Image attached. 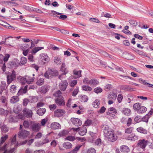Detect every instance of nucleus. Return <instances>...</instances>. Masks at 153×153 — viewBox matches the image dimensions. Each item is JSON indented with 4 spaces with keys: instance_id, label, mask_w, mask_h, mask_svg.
Returning <instances> with one entry per match:
<instances>
[{
    "instance_id": "18",
    "label": "nucleus",
    "mask_w": 153,
    "mask_h": 153,
    "mask_svg": "<svg viewBox=\"0 0 153 153\" xmlns=\"http://www.w3.org/2000/svg\"><path fill=\"white\" fill-rule=\"evenodd\" d=\"M102 128L104 130L103 132L105 136L110 131H112L111 129L109 128L108 126L106 125H102Z\"/></svg>"
},
{
    "instance_id": "56",
    "label": "nucleus",
    "mask_w": 153,
    "mask_h": 153,
    "mask_svg": "<svg viewBox=\"0 0 153 153\" xmlns=\"http://www.w3.org/2000/svg\"><path fill=\"white\" fill-rule=\"evenodd\" d=\"M67 131L65 130H63L60 131L59 134V135L60 137L64 136L67 134Z\"/></svg>"
},
{
    "instance_id": "46",
    "label": "nucleus",
    "mask_w": 153,
    "mask_h": 153,
    "mask_svg": "<svg viewBox=\"0 0 153 153\" xmlns=\"http://www.w3.org/2000/svg\"><path fill=\"white\" fill-rule=\"evenodd\" d=\"M88 100V97L85 95H84L80 97V100L81 102H86Z\"/></svg>"
},
{
    "instance_id": "50",
    "label": "nucleus",
    "mask_w": 153,
    "mask_h": 153,
    "mask_svg": "<svg viewBox=\"0 0 153 153\" xmlns=\"http://www.w3.org/2000/svg\"><path fill=\"white\" fill-rule=\"evenodd\" d=\"M129 22L130 24L134 27L136 26L137 25V22L134 20H130Z\"/></svg>"
},
{
    "instance_id": "14",
    "label": "nucleus",
    "mask_w": 153,
    "mask_h": 153,
    "mask_svg": "<svg viewBox=\"0 0 153 153\" xmlns=\"http://www.w3.org/2000/svg\"><path fill=\"white\" fill-rule=\"evenodd\" d=\"M64 110L62 109H58L54 111V115L55 117H59L62 116L65 113Z\"/></svg>"
},
{
    "instance_id": "30",
    "label": "nucleus",
    "mask_w": 153,
    "mask_h": 153,
    "mask_svg": "<svg viewBox=\"0 0 153 153\" xmlns=\"http://www.w3.org/2000/svg\"><path fill=\"white\" fill-rule=\"evenodd\" d=\"M125 55V58L127 59L131 60L134 59V56L130 53H126Z\"/></svg>"
},
{
    "instance_id": "25",
    "label": "nucleus",
    "mask_w": 153,
    "mask_h": 153,
    "mask_svg": "<svg viewBox=\"0 0 153 153\" xmlns=\"http://www.w3.org/2000/svg\"><path fill=\"white\" fill-rule=\"evenodd\" d=\"M19 100V97L18 96H13L11 97L10 100V102L11 103L14 104L18 102Z\"/></svg>"
},
{
    "instance_id": "16",
    "label": "nucleus",
    "mask_w": 153,
    "mask_h": 153,
    "mask_svg": "<svg viewBox=\"0 0 153 153\" xmlns=\"http://www.w3.org/2000/svg\"><path fill=\"white\" fill-rule=\"evenodd\" d=\"M28 132L27 131L23 130L19 131L18 134V137L19 138H25L28 136Z\"/></svg>"
},
{
    "instance_id": "19",
    "label": "nucleus",
    "mask_w": 153,
    "mask_h": 153,
    "mask_svg": "<svg viewBox=\"0 0 153 153\" xmlns=\"http://www.w3.org/2000/svg\"><path fill=\"white\" fill-rule=\"evenodd\" d=\"M28 85H26L24 88H22L19 90L18 94V95H22L27 91Z\"/></svg>"
},
{
    "instance_id": "39",
    "label": "nucleus",
    "mask_w": 153,
    "mask_h": 153,
    "mask_svg": "<svg viewBox=\"0 0 153 153\" xmlns=\"http://www.w3.org/2000/svg\"><path fill=\"white\" fill-rule=\"evenodd\" d=\"M38 97H29V102L34 103L36 102L38 100Z\"/></svg>"
},
{
    "instance_id": "45",
    "label": "nucleus",
    "mask_w": 153,
    "mask_h": 153,
    "mask_svg": "<svg viewBox=\"0 0 153 153\" xmlns=\"http://www.w3.org/2000/svg\"><path fill=\"white\" fill-rule=\"evenodd\" d=\"M49 142V139H48V137H46L43 140L42 142L41 143L39 144V145L38 146H42L44 144H45L48 143Z\"/></svg>"
},
{
    "instance_id": "38",
    "label": "nucleus",
    "mask_w": 153,
    "mask_h": 153,
    "mask_svg": "<svg viewBox=\"0 0 153 153\" xmlns=\"http://www.w3.org/2000/svg\"><path fill=\"white\" fill-rule=\"evenodd\" d=\"M99 82L96 79H91L90 80V85H96L98 84Z\"/></svg>"
},
{
    "instance_id": "12",
    "label": "nucleus",
    "mask_w": 153,
    "mask_h": 153,
    "mask_svg": "<svg viewBox=\"0 0 153 153\" xmlns=\"http://www.w3.org/2000/svg\"><path fill=\"white\" fill-rule=\"evenodd\" d=\"M68 85L67 81L66 80H63L59 83V88L61 91H64L66 90Z\"/></svg>"
},
{
    "instance_id": "34",
    "label": "nucleus",
    "mask_w": 153,
    "mask_h": 153,
    "mask_svg": "<svg viewBox=\"0 0 153 153\" xmlns=\"http://www.w3.org/2000/svg\"><path fill=\"white\" fill-rule=\"evenodd\" d=\"M147 110L146 108L144 106H141L137 112L139 114L145 113Z\"/></svg>"
},
{
    "instance_id": "63",
    "label": "nucleus",
    "mask_w": 153,
    "mask_h": 153,
    "mask_svg": "<svg viewBox=\"0 0 153 153\" xmlns=\"http://www.w3.org/2000/svg\"><path fill=\"white\" fill-rule=\"evenodd\" d=\"M56 105L55 104L50 105H49V107L50 110L52 111L54 110L56 108Z\"/></svg>"
},
{
    "instance_id": "20",
    "label": "nucleus",
    "mask_w": 153,
    "mask_h": 153,
    "mask_svg": "<svg viewBox=\"0 0 153 153\" xmlns=\"http://www.w3.org/2000/svg\"><path fill=\"white\" fill-rule=\"evenodd\" d=\"M120 151L123 153H128L130 152V149L126 145H123L120 146Z\"/></svg>"
},
{
    "instance_id": "48",
    "label": "nucleus",
    "mask_w": 153,
    "mask_h": 153,
    "mask_svg": "<svg viewBox=\"0 0 153 153\" xmlns=\"http://www.w3.org/2000/svg\"><path fill=\"white\" fill-rule=\"evenodd\" d=\"M54 61L57 64H61L62 63L61 60L60 58L56 57L54 58Z\"/></svg>"
},
{
    "instance_id": "3",
    "label": "nucleus",
    "mask_w": 153,
    "mask_h": 153,
    "mask_svg": "<svg viewBox=\"0 0 153 153\" xmlns=\"http://www.w3.org/2000/svg\"><path fill=\"white\" fill-rule=\"evenodd\" d=\"M29 126L31 131L35 132H39L41 128V124L35 121H30Z\"/></svg>"
},
{
    "instance_id": "41",
    "label": "nucleus",
    "mask_w": 153,
    "mask_h": 153,
    "mask_svg": "<svg viewBox=\"0 0 153 153\" xmlns=\"http://www.w3.org/2000/svg\"><path fill=\"white\" fill-rule=\"evenodd\" d=\"M83 90L86 91H91L92 89V88L89 86L88 85H83L82 87Z\"/></svg>"
},
{
    "instance_id": "4",
    "label": "nucleus",
    "mask_w": 153,
    "mask_h": 153,
    "mask_svg": "<svg viewBox=\"0 0 153 153\" xmlns=\"http://www.w3.org/2000/svg\"><path fill=\"white\" fill-rule=\"evenodd\" d=\"M108 140L113 142L115 141L118 138V137L115 134L114 131H112L105 135Z\"/></svg>"
},
{
    "instance_id": "36",
    "label": "nucleus",
    "mask_w": 153,
    "mask_h": 153,
    "mask_svg": "<svg viewBox=\"0 0 153 153\" xmlns=\"http://www.w3.org/2000/svg\"><path fill=\"white\" fill-rule=\"evenodd\" d=\"M100 102L99 100L96 99L93 102V105L94 107L96 108H99L100 107Z\"/></svg>"
},
{
    "instance_id": "59",
    "label": "nucleus",
    "mask_w": 153,
    "mask_h": 153,
    "mask_svg": "<svg viewBox=\"0 0 153 153\" xmlns=\"http://www.w3.org/2000/svg\"><path fill=\"white\" fill-rule=\"evenodd\" d=\"M42 136V134L41 132H38L35 136L34 139H36L40 138Z\"/></svg>"
},
{
    "instance_id": "23",
    "label": "nucleus",
    "mask_w": 153,
    "mask_h": 153,
    "mask_svg": "<svg viewBox=\"0 0 153 153\" xmlns=\"http://www.w3.org/2000/svg\"><path fill=\"white\" fill-rule=\"evenodd\" d=\"M81 70L77 71L75 69L73 71L74 74L75 75L74 77V78L76 79L77 78H79L81 76Z\"/></svg>"
},
{
    "instance_id": "44",
    "label": "nucleus",
    "mask_w": 153,
    "mask_h": 153,
    "mask_svg": "<svg viewBox=\"0 0 153 153\" xmlns=\"http://www.w3.org/2000/svg\"><path fill=\"white\" fill-rule=\"evenodd\" d=\"M48 119L47 117L42 119L41 120V125L43 126H45V124L48 121Z\"/></svg>"
},
{
    "instance_id": "13",
    "label": "nucleus",
    "mask_w": 153,
    "mask_h": 153,
    "mask_svg": "<svg viewBox=\"0 0 153 153\" xmlns=\"http://www.w3.org/2000/svg\"><path fill=\"white\" fill-rule=\"evenodd\" d=\"M71 121L73 124L76 126H80L82 124V121L78 118H72L71 119Z\"/></svg>"
},
{
    "instance_id": "62",
    "label": "nucleus",
    "mask_w": 153,
    "mask_h": 153,
    "mask_svg": "<svg viewBox=\"0 0 153 153\" xmlns=\"http://www.w3.org/2000/svg\"><path fill=\"white\" fill-rule=\"evenodd\" d=\"M67 140L70 141H74L76 140L75 137L72 136H68L66 137Z\"/></svg>"
},
{
    "instance_id": "43",
    "label": "nucleus",
    "mask_w": 153,
    "mask_h": 153,
    "mask_svg": "<svg viewBox=\"0 0 153 153\" xmlns=\"http://www.w3.org/2000/svg\"><path fill=\"white\" fill-rule=\"evenodd\" d=\"M94 143L95 145L98 146H100L102 144V142L100 138L95 140Z\"/></svg>"
},
{
    "instance_id": "49",
    "label": "nucleus",
    "mask_w": 153,
    "mask_h": 153,
    "mask_svg": "<svg viewBox=\"0 0 153 153\" xmlns=\"http://www.w3.org/2000/svg\"><path fill=\"white\" fill-rule=\"evenodd\" d=\"M16 90V86L15 85H12L10 88V91L12 93H15Z\"/></svg>"
},
{
    "instance_id": "8",
    "label": "nucleus",
    "mask_w": 153,
    "mask_h": 153,
    "mask_svg": "<svg viewBox=\"0 0 153 153\" xmlns=\"http://www.w3.org/2000/svg\"><path fill=\"white\" fill-rule=\"evenodd\" d=\"M148 143V141L144 139L140 140L138 141L137 147L145 150V148Z\"/></svg>"
},
{
    "instance_id": "61",
    "label": "nucleus",
    "mask_w": 153,
    "mask_h": 153,
    "mask_svg": "<svg viewBox=\"0 0 153 153\" xmlns=\"http://www.w3.org/2000/svg\"><path fill=\"white\" fill-rule=\"evenodd\" d=\"M87 153H96L95 149L93 148H91L87 151Z\"/></svg>"
},
{
    "instance_id": "17",
    "label": "nucleus",
    "mask_w": 153,
    "mask_h": 153,
    "mask_svg": "<svg viewBox=\"0 0 153 153\" xmlns=\"http://www.w3.org/2000/svg\"><path fill=\"white\" fill-rule=\"evenodd\" d=\"M51 128L53 130L59 129L61 128V126L59 123L54 122L51 124Z\"/></svg>"
},
{
    "instance_id": "42",
    "label": "nucleus",
    "mask_w": 153,
    "mask_h": 153,
    "mask_svg": "<svg viewBox=\"0 0 153 153\" xmlns=\"http://www.w3.org/2000/svg\"><path fill=\"white\" fill-rule=\"evenodd\" d=\"M65 65L64 63H62L61 66L60 71L62 72L68 73V71L66 68H65Z\"/></svg>"
},
{
    "instance_id": "58",
    "label": "nucleus",
    "mask_w": 153,
    "mask_h": 153,
    "mask_svg": "<svg viewBox=\"0 0 153 153\" xmlns=\"http://www.w3.org/2000/svg\"><path fill=\"white\" fill-rule=\"evenodd\" d=\"M134 121L136 123H138L141 121V118L140 116H136L134 119Z\"/></svg>"
},
{
    "instance_id": "7",
    "label": "nucleus",
    "mask_w": 153,
    "mask_h": 153,
    "mask_svg": "<svg viewBox=\"0 0 153 153\" xmlns=\"http://www.w3.org/2000/svg\"><path fill=\"white\" fill-rule=\"evenodd\" d=\"M39 60L42 64H45L49 62L50 58L47 54L41 53L39 55Z\"/></svg>"
},
{
    "instance_id": "26",
    "label": "nucleus",
    "mask_w": 153,
    "mask_h": 153,
    "mask_svg": "<svg viewBox=\"0 0 153 153\" xmlns=\"http://www.w3.org/2000/svg\"><path fill=\"white\" fill-rule=\"evenodd\" d=\"M122 112L124 115L128 116L131 114V112L129 109L125 108L123 109Z\"/></svg>"
},
{
    "instance_id": "29",
    "label": "nucleus",
    "mask_w": 153,
    "mask_h": 153,
    "mask_svg": "<svg viewBox=\"0 0 153 153\" xmlns=\"http://www.w3.org/2000/svg\"><path fill=\"white\" fill-rule=\"evenodd\" d=\"M46 111L45 108H39L37 111V114L39 116H42L45 113Z\"/></svg>"
},
{
    "instance_id": "24",
    "label": "nucleus",
    "mask_w": 153,
    "mask_h": 153,
    "mask_svg": "<svg viewBox=\"0 0 153 153\" xmlns=\"http://www.w3.org/2000/svg\"><path fill=\"white\" fill-rule=\"evenodd\" d=\"M87 132V129L84 127L82 128H80L79 129V134L81 136L84 135L86 134Z\"/></svg>"
},
{
    "instance_id": "9",
    "label": "nucleus",
    "mask_w": 153,
    "mask_h": 153,
    "mask_svg": "<svg viewBox=\"0 0 153 153\" xmlns=\"http://www.w3.org/2000/svg\"><path fill=\"white\" fill-rule=\"evenodd\" d=\"M51 12L53 14V16H56V17L60 19L64 20L67 18V16L66 15H63V14L62 13L57 12L53 10H51Z\"/></svg>"
},
{
    "instance_id": "47",
    "label": "nucleus",
    "mask_w": 153,
    "mask_h": 153,
    "mask_svg": "<svg viewBox=\"0 0 153 153\" xmlns=\"http://www.w3.org/2000/svg\"><path fill=\"white\" fill-rule=\"evenodd\" d=\"M25 117L26 116L23 113H21L17 115L16 117L18 119H19L23 120L25 119Z\"/></svg>"
},
{
    "instance_id": "22",
    "label": "nucleus",
    "mask_w": 153,
    "mask_h": 153,
    "mask_svg": "<svg viewBox=\"0 0 153 153\" xmlns=\"http://www.w3.org/2000/svg\"><path fill=\"white\" fill-rule=\"evenodd\" d=\"M120 88L121 90L126 91H134L133 88H131L128 85H122L121 86Z\"/></svg>"
},
{
    "instance_id": "57",
    "label": "nucleus",
    "mask_w": 153,
    "mask_h": 153,
    "mask_svg": "<svg viewBox=\"0 0 153 153\" xmlns=\"http://www.w3.org/2000/svg\"><path fill=\"white\" fill-rule=\"evenodd\" d=\"M94 91L95 93L98 94L101 92L102 91V90L100 87H97L94 89Z\"/></svg>"
},
{
    "instance_id": "60",
    "label": "nucleus",
    "mask_w": 153,
    "mask_h": 153,
    "mask_svg": "<svg viewBox=\"0 0 153 153\" xmlns=\"http://www.w3.org/2000/svg\"><path fill=\"white\" fill-rule=\"evenodd\" d=\"M27 62V59L24 57H22L21 58L20 63L22 65L25 64Z\"/></svg>"
},
{
    "instance_id": "28",
    "label": "nucleus",
    "mask_w": 153,
    "mask_h": 153,
    "mask_svg": "<svg viewBox=\"0 0 153 153\" xmlns=\"http://www.w3.org/2000/svg\"><path fill=\"white\" fill-rule=\"evenodd\" d=\"M137 131L138 132L143 134H147V130L141 127L137 128Z\"/></svg>"
},
{
    "instance_id": "11",
    "label": "nucleus",
    "mask_w": 153,
    "mask_h": 153,
    "mask_svg": "<svg viewBox=\"0 0 153 153\" xmlns=\"http://www.w3.org/2000/svg\"><path fill=\"white\" fill-rule=\"evenodd\" d=\"M28 77L27 76H19L17 79L19 82L22 85H24L26 83H28Z\"/></svg>"
},
{
    "instance_id": "10",
    "label": "nucleus",
    "mask_w": 153,
    "mask_h": 153,
    "mask_svg": "<svg viewBox=\"0 0 153 153\" xmlns=\"http://www.w3.org/2000/svg\"><path fill=\"white\" fill-rule=\"evenodd\" d=\"M16 78V72L13 70L11 74L7 76V83L8 84H10Z\"/></svg>"
},
{
    "instance_id": "53",
    "label": "nucleus",
    "mask_w": 153,
    "mask_h": 153,
    "mask_svg": "<svg viewBox=\"0 0 153 153\" xmlns=\"http://www.w3.org/2000/svg\"><path fill=\"white\" fill-rule=\"evenodd\" d=\"M44 82V79L43 78H40L36 82V84L39 85H41Z\"/></svg>"
},
{
    "instance_id": "6",
    "label": "nucleus",
    "mask_w": 153,
    "mask_h": 153,
    "mask_svg": "<svg viewBox=\"0 0 153 153\" xmlns=\"http://www.w3.org/2000/svg\"><path fill=\"white\" fill-rule=\"evenodd\" d=\"M44 47H36L32 49L30 51V53L32 54H29V61L31 62H34V60L33 59V55H35L36 53L38 51H39L41 49H43Z\"/></svg>"
},
{
    "instance_id": "32",
    "label": "nucleus",
    "mask_w": 153,
    "mask_h": 153,
    "mask_svg": "<svg viewBox=\"0 0 153 153\" xmlns=\"http://www.w3.org/2000/svg\"><path fill=\"white\" fill-rule=\"evenodd\" d=\"M48 87L46 85L42 86L40 89V92L43 94H45L48 90Z\"/></svg>"
},
{
    "instance_id": "52",
    "label": "nucleus",
    "mask_w": 153,
    "mask_h": 153,
    "mask_svg": "<svg viewBox=\"0 0 153 153\" xmlns=\"http://www.w3.org/2000/svg\"><path fill=\"white\" fill-rule=\"evenodd\" d=\"M63 73L59 76L58 78L60 80L65 79L66 77V74L68 73L65 72H62Z\"/></svg>"
},
{
    "instance_id": "15",
    "label": "nucleus",
    "mask_w": 153,
    "mask_h": 153,
    "mask_svg": "<svg viewBox=\"0 0 153 153\" xmlns=\"http://www.w3.org/2000/svg\"><path fill=\"white\" fill-rule=\"evenodd\" d=\"M6 83L5 82L2 81L1 82V91H0V94L1 95L3 93L4 94V95H7V91L5 89Z\"/></svg>"
},
{
    "instance_id": "35",
    "label": "nucleus",
    "mask_w": 153,
    "mask_h": 153,
    "mask_svg": "<svg viewBox=\"0 0 153 153\" xmlns=\"http://www.w3.org/2000/svg\"><path fill=\"white\" fill-rule=\"evenodd\" d=\"M82 146V145H77L74 149L70 152V153H77Z\"/></svg>"
},
{
    "instance_id": "1",
    "label": "nucleus",
    "mask_w": 153,
    "mask_h": 153,
    "mask_svg": "<svg viewBox=\"0 0 153 153\" xmlns=\"http://www.w3.org/2000/svg\"><path fill=\"white\" fill-rule=\"evenodd\" d=\"M55 97V102L59 106H64L65 105L64 98L62 96V93L60 91H56L53 94Z\"/></svg>"
},
{
    "instance_id": "51",
    "label": "nucleus",
    "mask_w": 153,
    "mask_h": 153,
    "mask_svg": "<svg viewBox=\"0 0 153 153\" xmlns=\"http://www.w3.org/2000/svg\"><path fill=\"white\" fill-rule=\"evenodd\" d=\"M133 128L132 127H129L125 129V132L127 134H131L132 132Z\"/></svg>"
},
{
    "instance_id": "5",
    "label": "nucleus",
    "mask_w": 153,
    "mask_h": 153,
    "mask_svg": "<svg viewBox=\"0 0 153 153\" xmlns=\"http://www.w3.org/2000/svg\"><path fill=\"white\" fill-rule=\"evenodd\" d=\"M117 113V110L113 107L108 108L106 112L107 117L109 118L114 117Z\"/></svg>"
},
{
    "instance_id": "21",
    "label": "nucleus",
    "mask_w": 153,
    "mask_h": 153,
    "mask_svg": "<svg viewBox=\"0 0 153 153\" xmlns=\"http://www.w3.org/2000/svg\"><path fill=\"white\" fill-rule=\"evenodd\" d=\"M91 137L89 138V141L91 142L94 143L95 139L97 137V134L93 132L90 133Z\"/></svg>"
},
{
    "instance_id": "33",
    "label": "nucleus",
    "mask_w": 153,
    "mask_h": 153,
    "mask_svg": "<svg viewBox=\"0 0 153 153\" xmlns=\"http://www.w3.org/2000/svg\"><path fill=\"white\" fill-rule=\"evenodd\" d=\"M117 97V94L114 92H112L111 94H109L108 97V98L112 100H115Z\"/></svg>"
},
{
    "instance_id": "27",
    "label": "nucleus",
    "mask_w": 153,
    "mask_h": 153,
    "mask_svg": "<svg viewBox=\"0 0 153 153\" xmlns=\"http://www.w3.org/2000/svg\"><path fill=\"white\" fill-rule=\"evenodd\" d=\"M39 40L35 39H29V42L31 43V45L29 48H31L34 47L35 46V45L38 43Z\"/></svg>"
},
{
    "instance_id": "55",
    "label": "nucleus",
    "mask_w": 153,
    "mask_h": 153,
    "mask_svg": "<svg viewBox=\"0 0 153 153\" xmlns=\"http://www.w3.org/2000/svg\"><path fill=\"white\" fill-rule=\"evenodd\" d=\"M23 114L26 116L28 117L29 116V112L28 110L26 108H24L22 111Z\"/></svg>"
},
{
    "instance_id": "54",
    "label": "nucleus",
    "mask_w": 153,
    "mask_h": 153,
    "mask_svg": "<svg viewBox=\"0 0 153 153\" xmlns=\"http://www.w3.org/2000/svg\"><path fill=\"white\" fill-rule=\"evenodd\" d=\"M8 138V136L7 135H5L4 136L2 137L0 139L1 143H4Z\"/></svg>"
},
{
    "instance_id": "31",
    "label": "nucleus",
    "mask_w": 153,
    "mask_h": 153,
    "mask_svg": "<svg viewBox=\"0 0 153 153\" xmlns=\"http://www.w3.org/2000/svg\"><path fill=\"white\" fill-rule=\"evenodd\" d=\"M63 146L66 149H69L72 148V145L69 142H66L63 144Z\"/></svg>"
},
{
    "instance_id": "37",
    "label": "nucleus",
    "mask_w": 153,
    "mask_h": 153,
    "mask_svg": "<svg viewBox=\"0 0 153 153\" xmlns=\"http://www.w3.org/2000/svg\"><path fill=\"white\" fill-rule=\"evenodd\" d=\"M141 104L139 102H137L135 103L133 105V107L134 109L137 111V112L138 111L140 107L141 106Z\"/></svg>"
},
{
    "instance_id": "64",
    "label": "nucleus",
    "mask_w": 153,
    "mask_h": 153,
    "mask_svg": "<svg viewBox=\"0 0 153 153\" xmlns=\"http://www.w3.org/2000/svg\"><path fill=\"white\" fill-rule=\"evenodd\" d=\"M92 123V121L90 120H86L84 123L85 126H89Z\"/></svg>"
},
{
    "instance_id": "40",
    "label": "nucleus",
    "mask_w": 153,
    "mask_h": 153,
    "mask_svg": "<svg viewBox=\"0 0 153 153\" xmlns=\"http://www.w3.org/2000/svg\"><path fill=\"white\" fill-rule=\"evenodd\" d=\"M150 117L149 115L148 114H146L144 116L143 118H141V121L144 122L146 123H147L149 118Z\"/></svg>"
},
{
    "instance_id": "2",
    "label": "nucleus",
    "mask_w": 153,
    "mask_h": 153,
    "mask_svg": "<svg viewBox=\"0 0 153 153\" xmlns=\"http://www.w3.org/2000/svg\"><path fill=\"white\" fill-rule=\"evenodd\" d=\"M59 75L58 72L54 69H48L44 74V76L46 78L49 79L53 77L58 76Z\"/></svg>"
}]
</instances>
